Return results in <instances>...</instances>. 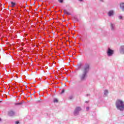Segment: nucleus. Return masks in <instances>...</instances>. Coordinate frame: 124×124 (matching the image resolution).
<instances>
[{
  "label": "nucleus",
  "instance_id": "obj_18",
  "mask_svg": "<svg viewBox=\"0 0 124 124\" xmlns=\"http://www.w3.org/2000/svg\"><path fill=\"white\" fill-rule=\"evenodd\" d=\"M87 110H89V108H87Z\"/></svg>",
  "mask_w": 124,
  "mask_h": 124
},
{
  "label": "nucleus",
  "instance_id": "obj_3",
  "mask_svg": "<svg viewBox=\"0 0 124 124\" xmlns=\"http://www.w3.org/2000/svg\"><path fill=\"white\" fill-rule=\"evenodd\" d=\"M113 54H114V50L110 49L109 48H108V50L107 51V55L108 57H111V56L113 55Z\"/></svg>",
  "mask_w": 124,
  "mask_h": 124
},
{
  "label": "nucleus",
  "instance_id": "obj_21",
  "mask_svg": "<svg viewBox=\"0 0 124 124\" xmlns=\"http://www.w3.org/2000/svg\"><path fill=\"white\" fill-rule=\"evenodd\" d=\"M0 102H1V101H0Z\"/></svg>",
  "mask_w": 124,
  "mask_h": 124
},
{
  "label": "nucleus",
  "instance_id": "obj_10",
  "mask_svg": "<svg viewBox=\"0 0 124 124\" xmlns=\"http://www.w3.org/2000/svg\"><path fill=\"white\" fill-rule=\"evenodd\" d=\"M64 14H66V15H70V13H69L68 12H67V10H64Z\"/></svg>",
  "mask_w": 124,
  "mask_h": 124
},
{
  "label": "nucleus",
  "instance_id": "obj_15",
  "mask_svg": "<svg viewBox=\"0 0 124 124\" xmlns=\"http://www.w3.org/2000/svg\"><path fill=\"white\" fill-rule=\"evenodd\" d=\"M16 124H19V122H18V121L16 122Z\"/></svg>",
  "mask_w": 124,
  "mask_h": 124
},
{
  "label": "nucleus",
  "instance_id": "obj_16",
  "mask_svg": "<svg viewBox=\"0 0 124 124\" xmlns=\"http://www.w3.org/2000/svg\"><path fill=\"white\" fill-rule=\"evenodd\" d=\"M64 93V90H63L62 91V93Z\"/></svg>",
  "mask_w": 124,
  "mask_h": 124
},
{
  "label": "nucleus",
  "instance_id": "obj_6",
  "mask_svg": "<svg viewBox=\"0 0 124 124\" xmlns=\"http://www.w3.org/2000/svg\"><path fill=\"white\" fill-rule=\"evenodd\" d=\"M120 53L121 54H124V46H123L120 48Z\"/></svg>",
  "mask_w": 124,
  "mask_h": 124
},
{
  "label": "nucleus",
  "instance_id": "obj_12",
  "mask_svg": "<svg viewBox=\"0 0 124 124\" xmlns=\"http://www.w3.org/2000/svg\"><path fill=\"white\" fill-rule=\"evenodd\" d=\"M58 99L57 98H54V100H53V102H58Z\"/></svg>",
  "mask_w": 124,
  "mask_h": 124
},
{
  "label": "nucleus",
  "instance_id": "obj_7",
  "mask_svg": "<svg viewBox=\"0 0 124 124\" xmlns=\"http://www.w3.org/2000/svg\"><path fill=\"white\" fill-rule=\"evenodd\" d=\"M9 116H10V117H12V116H14V112L11 111L9 112L8 113Z\"/></svg>",
  "mask_w": 124,
  "mask_h": 124
},
{
  "label": "nucleus",
  "instance_id": "obj_9",
  "mask_svg": "<svg viewBox=\"0 0 124 124\" xmlns=\"http://www.w3.org/2000/svg\"><path fill=\"white\" fill-rule=\"evenodd\" d=\"M108 94V90H105L104 92V96H107Z\"/></svg>",
  "mask_w": 124,
  "mask_h": 124
},
{
  "label": "nucleus",
  "instance_id": "obj_4",
  "mask_svg": "<svg viewBox=\"0 0 124 124\" xmlns=\"http://www.w3.org/2000/svg\"><path fill=\"white\" fill-rule=\"evenodd\" d=\"M81 108L77 107L76 109L75 110L74 112V115H75V116H77V115H78V114H79V112H80V111H81Z\"/></svg>",
  "mask_w": 124,
  "mask_h": 124
},
{
  "label": "nucleus",
  "instance_id": "obj_5",
  "mask_svg": "<svg viewBox=\"0 0 124 124\" xmlns=\"http://www.w3.org/2000/svg\"><path fill=\"white\" fill-rule=\"evenodd\" d=\"M108 15L109 17H111V16H113V15H114V11H109L108 13Z\"/></svg>",
  "mask_w": 124,
  "mask_h": 124
},
{
  "label": "nucleus",
  "instance_id": "obj_13",
  "mask_svg": "<svg viewBox=\"0 0 124 124\" xmlns=\"http://www.w3.org/2000/svg\"><path fill=\"white\" fill-rule=\"evenodd\" d=\"M119 19H120V20H122V19H123V16H119Z\"/></svg>",
  "mask_w": 124,
  "mask_h": 124
},
{
  "label": "nucleus",
  "instance_id": "obj_1",
  "mask_svg": "<svg viewBox=\"0 0 124 124\" xmlns=\"http://www.w3.org/2000/svg\"><path fill=\"white\" fill-rule=\"evenodd\" d=\"M116 106L120 111H124V103L122 100L118 99L116 102Z\"/></svg>",
  "mask_w": 124,
  "mask_h": 124
},
{
  "label": "nucleus",
  "instance_id": "obj_11",
  "mask_svg": "<svg viewBox=\"0 0 124 124\" xmlns=\"http://www.w3.org/2000/svg\"><path fill=\"white\" fill-rule=\"evenodd\" d=\"M11 4L12 5V7H14L15 5H16V3L13 2H11Z\"/></svg>",
  "mask_w": 124,
  "mask_h": 124
},
{
  "label": "nucleus",
  "instance_id": "obj_19",
  "mask_svg": "<svg viewBox=\"0 0 124 124\" xmlns=\"http://www.w3.org/2000/svg\"><path fill=\"white\" fill-rule=\"evenodd\" d=\"M80 1H82V0H79Z\"/></svg>",
  "mask_w": 124,
  "mask_h": 124
},
{
  "label": "nucleus",
  "instance_id": "obj_20",
  "mask_svg": "<svg viewBox=\"0 0 124 124\" xmlns=\"http://www.w3.org/2000/svg\"><path fill=\"white\" fill-rule=\"evenodd\" d=\"M0 121H1V119H0Z\"/></svg>",
  "mask_w": 124,
  "mask_h": 124
},
{
  "label": "nucleus",
  "instance_id": "obj_8",
  "mask_svg": "<svg viewBox=\"0 0 124 124\" xmlns=\"http://www.w3.org/2000/svg\"><path fill=\"white\" fill-rule=\"evenodd\" d=\"M110 27L112 31H114V30H115V25L114 24L111 23Z\"/></svg>",
  "mask_w": 124,
  "mask_h": 124
},
{
  "label": "nucleus",
  "instance_id": "obj_17",
  "mask_svg": "<svg viewBox=\"0 0 124 124\" xmlns=\"http://www.w3.org/2000/svg\"><path fill=\"white\" fill-rule=\"evenodd\" d=\"M70 98L71 99H72V98H73V96H71V97H70Z\"/></svg>",
  "mask_w": 124,
  "mask_h": 124
},
{
  "label": "nucleus",
  "instance_id": "obj_14",
  "mask_svg": "<svg viewBox=\"0 0 124 124\" xmlns=\"http://www.w3.org/2000/svg\"><path fill=\"white\" fill-rule=\"evenodd\" d=\"M63 0H59V2H62Z\"/></svg>",
  "mask_w": 124,
  "mask_h": 124
},
{
  "label": "nucleus",
  "instance_id": "obj_2",
  "mask_svg": "<svg viewBox=\"0 0 124 124\" xmlns=\"http://www.w3.org/2000/svg\"><path fill=\"white\" fill-rule=\"evenodd\" d=\"M89 68L90 65L89 64H86L83 70V74L81 77V80H84V79H85V77H86V75L87 73H88Z\"/></svg>",
  "mask_w": 124,
  "mask_h": 124
}]
</instances>
